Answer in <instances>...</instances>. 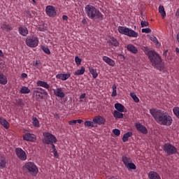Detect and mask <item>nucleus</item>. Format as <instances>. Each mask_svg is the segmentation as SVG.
Instances as JSON below:
<instances>
[{"mask_svg":"<svg viewBox=\"0 0 179 179\" xmlns=\"http://www.w3.org/2000/svg\"><path fill=\"white\" fill-rule=\"evenodd\" d=\"M141 50L147 55L154 68H156L158 71H163L164 69V62H163V59H162L159 54L148 48V46H142Z\"/></svg>","mask_w":179,"mask_h":179,"instance_id":"nucleus-1","label":"nucleus"},{"mask_svg":"<svg viewBox=\"0 0 179 179\" xmlns=\"http://www.w3.org/2000/svg\"><path fill=\"white\" fill-rule=\"evenodd\" d=\"M150 114L153 117L157 124L170 127L173 124V117L164 110L152 108L150 109Z\"/></svg>","mask_w":179,"mask_h":179,"instance_id":"nucleus-2","label":"nucleus"},{"mask_svg":"<svg viewBox=\"0 0 179 179\" xmlns=\"http://www.w3.org/2000/svg\"><path fill=\"white\" fill-rule=\"evenodd\" d=\"M85 12L87 17L91 20H99L100 22L104 20V15L100 12L99 8L92 5L88 4L85 6Z\"/></svg>","mask_w":179,"mask_h":179,"instance_id":"nucleus-3","label":"nucleus"},{"mask_svg":"<svg viewBox=\"0 0 179 179\" xmlns=\"http://www.w3.org/2000/svg\"><path fill=\"white\" fill-rule=\"evenodd\" d=\"M117 30L120 34H124V36H127V37H132L133 38H138V36L139 34L138 32L135 31L132 29H129L127 27H121L119 26L117 27Z\"/></svg>","mask_w":179,"mask_h":179,"instance_id":"nucleus-4","label":"nucleus"},{"mask_svg":"<svg viewBox=\"0 0 179 179\" xmlns=\"http://www.w3.org/2000/svg\"><path fill=\"white\" fill-rule=\"evenodd\" d=\"M32 94L36 100L40 101V100L44 99V96H48V92L41 87H38L33 91Z\"/></svg>","mask_w":179,"mask_h":179,"instance_id":"nucleus-5","label":"nucleus"},{"mask_svg":"<svg viewBox=\"0 0 179 179\" xmlns=\"http://www.w3.org/2000/svg\"><path fill=\"white\" fill-rule=\"evenodd\" d=\"M25 169L27 170L28 173H30L31 176L36 177L38 174V168L34 162H29L24 165Z\"/></svg>","mask_w":179,"mask_h":179,"instance_id":"nucleus-6","label":"nucleus"},{"mask_svg":"<svg viewBox=\"0 0 179 179\" xmlns=\"http://www.w3.org/2000/svg\"><path fill=\"white\" fill-rule=\"evenodd\" d=\"M43 143H45V145L57 143V142H58L57 137H55V136H54L50 132L43 133Z\"/></svg>","mask_w":179,"mask_h":179,"instance_id":"nucleus-7","label":"nucleus"},{"mask_svg":"<svg viewBox=\"0 0 179 179\" xmlns=\"http://www.w3.org/2000/svg\"><path fill=\"white\" fill-rule=\"evenodd\" d=\"M162 149L166 155L171 156L173 155H177V148L171 145L170 143H166L163 145Z\"/></svg>","mask_w":179,"mask_h":179,"instance_id":"nucleus-8","label":"nucleus"},{"mask_svg":"<svg viewBox=\"0 0 179 179\" xmlns=\"http://www.w3.org/2000/svg\"><path fill=\"white\" fill-rule=\"evenodd\" d=\"M38 37L36 36H30L25 40V44H27V47H30V48H36L38 45Z\"/></svg>","mask_w":179,"mask_h":179,"instance_id":"nucleus-9","label":"nucleus"},{"mask_svg":"<svg viewBox=\"0 0 179 179\" xmlns=\"http://www.w3.org/2000/svg\"><path fill=\"white\" fill-rule=\"evenodd\" d=\"M15 155L18 159H20V160H22V162L27 160V154H26V152L21 148H15Z\"/></svg>","mask_w":179,"mask_h":179,"instance_id":"nucleus-10","label":"nucleus"},{"mask_svg":"<svg viewBox=\"0 0 179 179\" xmlns=\"http://www.w3.org/2000/svg\"><path fill=\"white\" fill-rule=\"evenodd\" d=\"M45 13L49 17H55L57 16V10L53 6H47L45 7Z\"/></svg>","mask_w":179,"mask_h":179,"instance_id":"nucleus-11","label":"nucleus"},{"mask_svg":"<svg viewBox=\"0 0 179 179\" xmlns=\"http://www.w3.org/2000/svg\"><path fill=\"white\" fill-rule=\"evenodd\" d=\"M93 122L96 125H104L106 124V118L100 115H96L93 118Z\"/></svg>","mask_w":179,"mask_h":179,"instance_id":"nucleus-12","label":"nucleus"},{"mask_svg":"<svg viewBox=\"0 0 179 179\" xmlns=\"http://www.w3.org/2000/svg\"><path fill=\"white\" fill-rule=\"evenodd\" d=\"M36 135L31 133H25L23 135V139L27 142H34L36 141Z\"/></svg>","mask_w":179,"mask_h":179,"instance_id":"nucleus-13","label":"nucleus"},{"mask_svg":"<svg viewBox=\"0 0 179 179\" xmlns=\"http://www.w3.org/2000/svg\"><path fill=\"white\" fill-rule=\"evenodd\" d=\"M135 127H136V129H137V131H139V132H141L143 135H146L148 134V129L146 128V127L143 126L142 124L136 123Z\"/></svg>","mask_w":179,"mask_h":179,"instance_id":"nucleus-14","label":"nucleus"},{"mask_svg":"<svg viewBox=\"0 0 179 179\" xmlns=\"http://www.w3.org/2000/svg\"><path fill=\"white\" fill-rule=\"evenodd\" d=\"M53 93L56 97H60V99H64V97H65V93L62 92V87H58L56 90H53Z\"/></svg>","mask_w":179,"mask_h":179,"instance_id":"nucleus-15","label":"nucleus"},{"mask_svg":"<svg viewBox=\"0 0 179 179\" xmlns=\"http://www.w3.org/2000/svg\"><path fill=\"white\" fill-rule=\"evenodd\" d=\"M18 33H20V34L21 36H23V37H26V36H27V34H29V29H27V27H26V26H20L18 28Z\"/></svg>","mask_w":179,"mask_h":179,"instance_id":"nucleus-16","label":"nucleus"},{"mask_svg":"<svg viewBox=\"0 0 179 179\" xmlns=\"http://www.w3.org/2000/svg\"><path fill=\"white\" fill-rule=\"evenodd\" d=\"M102 59L110 66H115V61L113 60V59L107 56H103Z\"/></svg>","mask_w":179,"mask_h":179,"instance_id":"nucleus-17","label":"nucleus"},{"mask_svg":"<svg viewBox=\"0 0 179 179\" xmlns=\"http://www.w3.org/2000/svg\"><path fill=\"white\" fill-rule=\"evenodd\" d=\"M108 43L111 47H118L120 45V43L118 42L117 38L113 36L110 38Z\"/></svg>","mask_w":179,"mask_h":179,"instance_id":"nucleus-18","label":"nucleus"},{"mask_svg":"<svg viewBox=\"0 0 179 179\" xmlns=\"http://www.w3.org/2000/svg\"><path fill=\"white\" fill-rule=\"evenodd\" d=\"M71 78V73H58L56 75V79H60V80H67V79H69Z\"/></svg>","mask_w":179,"mask_h":179,"instance_id":"nucleus-19","label":"nucleus"},{"mask_svg":"<svg viewBox=\"0 0 179 179\" xmlns=\"http://www.w3.org/2000/svg\"><path fill=\"white\" fill-rule=\"evenodd\" d=\"M126 48L129 52L132 54H138V48L132 44H129L126 46Z\"/></svg>","mask_w":179,"mask_h":179,"instance_id":"nucleus-20","label":"nucleus"},{"mask_svg":"<svg viewBox=\"0 0 179 179\" xmlns=\"http://www.w3.org/2000/svg\"><path fill=\"white\" fill-rule=\"evenodd\" d=\"M36 85L37 86L47 89V90H50V85H48V83H47L45 81L38 80L36 82Z\"/></svg>","mask_w":179,"mask_h":179,"instance_id":"nucleus-21","label":"nucleus"},{"mask_svg":"<svg viewBox=\"0 0 179 179\" xmlns=\"http://www.w3.org/2000/svg\"><path fill=\"white\" fill-rule=\"evenodd\" d=\"M8 84V77L3 74L2 72H0V85H7Z\"/></svg>","mask_w":179,"mask_h":179,"instance_id":"nucleus-22","label":"nucleus"},{"mask_svg":"<svg viewBox=\"0 0 179 179\" xmlns=\"http://www.w3.org/2000/svg\"><path fill=\"white\" fill-rule=\"evenodd\" d=\"M115 108L116 111H119L120 113H125V106L120 103H115Z\"/></svg>","mask_w":179,"mask_h":179,"instance_id":"nucleus-23","label":"nucleus"},{"mask_svg":"<svg viewBox=\"0 0 179 179\" xmlns=\"http://www.w3.org/2000/svg\"><path fill=\"white\" fill-rule=\"evenodd\" d=\"M6 167V157L3 155H0V169Z\"/></svg>","mask_w":179,"mask_h":179,"instance_id":"nucleus-24","label":"nucleus"},{"mask_svg":"<svg viewBox=\"0 0 179 179\" xmlns=\"http://www.w3.org/2000/svg\"><path fill=\"white\" fill-rule=\"evenodd\" d=\"M149 179H162L160 175L155 171H151L148 173Z\"/></svg>","mask_w":179,"mask_h":179,"instance_id":"nucleus-25","label":"nucleus"},{"mask_svg":"<svg viewBox=\"0 0 179 179\" xmlns=\"http://www.w3.org/2000/svg\"><path fill=\"white\" fill-rule=\"evenodd\" d=\"M122 162H123L124 166H127L128 164L132 162V159L129 157H127V155H123L122 157Z\"/></svg>","mask_w":179,"mask_h":179,"instance_id":"nucleus-26","label":"nucleus"},{"mask_svg":"<svg viewBox=\"0 0 179 179\" xmlns=\"http://www.w3.org/2000/svg\"><path fill=\"white\" fill-rule=\"evenodd\" d=\"M113 117H114L115 119L121 120V119L124 118V115H123L122 113H121V112H120V111L114 110V111H113Z\"/></svg>","mask_w":179,"mask_h":179,"instance_id":"nucleus-27","label":"nucleus"},{"mask_svg":"<svg viewBox=\"0 0 179 179\" xmlns=\"http://www.w3.org/2000/svg\"><path fill=\"white\" fill-rule=\"evenodd\" d=\"M132 135H134L132 131H129L127 133H125L122 137V141L128 142V139H129V138H131V136H132Z\"/></svg>","mask_w":179,"mask_h":179,"instance_id":"nucleus-28","label":"nucleus"},{"mask_svg":"<svg viewBox=\"0 0 179 179\" xmlns=\"http://www.w3.org/2000/svg\"><path fill=\"white\" fill-rule=\"evenodd\" d=\"M2 30H6V31H10L13 30L12 27L10 24H6V22H3L1 26Z\"/></svg>","mask_w":179,"mask_h":179,"instance_id":"nucleus-29","label":"nucleus"},{"mask_svg":"<svg viewBox=\"0 0 179 179\" xmlns=\"http://www.w3.org/2000/svg\"><path fill=\"white\" fill-rule=\"evenodd\" d=\"M0 124L6 128V129H9V122L3 117H0Z\"/></svg>","mask_w":179,"mask_h":179,"instance_id":"nucleus-30","label":"nucleus"},{"mask_svg":"<svg viewBox=\"0 0 179 179\" xmlns=\"http://www.w3.org/2000/svg\"><path fill=\"white\" fill-rule=\"evenodd\" d=\"M84 125H85V127H91V128H94V127H97V125L94 124L93 120H92V122L90 120L85 121L84 122Z\"/></svg>","mask_w":179,"mask_h":179,"instance_id":"nucleus-31","label":"nucleus"},{"mask_svg":"<svg viewBox=\"0 0 179 179\" xmlns=\"http://www.w3.org/2000/svg\"><path fill=\"white\" fill-rule=\"evenodd\" d=\"M32 125L36 127V128H40V121L36 117H32Z\"/></svg>","mask_w":179,"mask_h":179,"instance_id":"nucleus-32","label":"nucleus"},{"mask_svg":"<svg viewBox=\"0 0 179 179\" xmlns=\"http://www.w3.org/2000/svg\"><path fill=\"white\" fill-rule=\"evenodd\" d=\"M89 71L90 72V73L92 75V78H94V79H96V78H97V76H99V73H97V70L90 67L89 69Z\"/></svg>","mask_w":179,"mask_h":179,"instance_id":"nucleus-33","label":"nucleus"},{"mask_svg":"<svg viewBox=\"0 0 179 179\" xmlns=\"http://www.w3.org/2000/svg\"><path fill=\"white\" fill-rule=\"evenodd\" d=\"M150 40H151V41H153V43H155V45H157V47H160V43L159 42L156 36L151 35L150 36Z\"/></svg>","mask_w":179,"mask_h":179,"instance_id":"nucleus-34","label":"nucleus"},{"mask_svg":"<svg viewBox=\"0 0 179 179\" xmlns=\"http://www.w3.org/2000/svg\"><path fill=\"white\" fill-rule=\"evenodd\" d=\"M20 93L22 94H29L30 93V89L26 86H23L20 90Z\"/></svg>","mask_w":179,"mask_h":179,"instance_id":"nucleus-35","label":"nucleus"},{"mask_svg":"<svg viewBox=\"0 0 179 179\" xmlns=\"http://www.w3.org/2000/svg\"><path fill=\"white\" fill-rule=\"evenodd\" d=\"M85 66H81L80 69L77 70L75 73L74 75H76V76H79L80 75H83V73H85Z\"/></svg>","mask_w":179,"mask_h":179,"instance_id":"nucleus-36","label":"nucleus"},{"mask_svg":"<svg viewBox=\"0 0 179 179\" xmlns=\"http://www.w3.org/2000/svg\"><path fill=\"white\" fill-rule=\"evenodd\" d=\"M128 170H136V165L135 164L130 162L125 166Z\"/></svg>","mask_w":179,"mask_h":179,"instance_id":"nucleus-37","label":"nucleus"},{"mask_svg":"<svg viewBox=\"0 0 179 179\" xmlns=\"http://www.w3.org/2000/svg\"><path fill=\"white\" fill-rule=\"evenodd\" d=\"M159 12L161 13L162 17H166V11L164 10V7L163 6H159Z\"/></svg>","mask_w":179,"mask_h":179,"instance_id":"nucleus-38","label":"nucleus"},{"mask_svg":"<svg viewBox=\"0 0 179 179\" xmlns=\"http://www.w3.org/2000/svg\"><path fill=\"white\" fill-rule=\"evenodd\" d=\"M130 96L131 97V99H133V100H134V101H135V103H139V98L137 97V96H136V94H135V93L131 92Z\"/></svg>","mask_w":179,"mask_h":179,"instance_id":"nucleus-39","label":"nucleus"},{"mask_svg":"<svg viewBox=\"0 0 179 179\" xmlns=\"http://www.w3.org/2000/svg\"><path fill=\"white\" fill-rule=\"evenodd\" d=\"M41 50L45 52V54H48V55H50L51 54V51L48 47L45 46H41Z\"/></svg>","mask_w":179,"mask_h":179,"instance_id":"nucleus-40","label":"nucleus"},{"mask_svg":"<svg viewBox=\"0 0 179 179\" xmlns=\"http://www.w3.org/2000/svg\"><path fill=\"white\" fill-rule=\"evenodd\" d=\"M113 89V92L111 94L112 97H115V96H117V86L115 85H113L112 87Z\"/></svg>","mask_w":179,"mask_h":179,"instance_id":"nucleus-41","label":"nucleus"},{"mask_svg":"<svg viewBox=\"0 0 179 179\" xmlns=\"http://www.w3.org/2000/svg\"><path fill=\"white\" fill-rule=\"evenodd\" d=\"M75 62L76 64L78 66H79V65H80V64H82V59L79 58V57L76 56L75 57Z\"/></svg>","mask_w":179,"mask_h":179,"instance_id":"nucleus-42","label":"nucleus"},{"mask_svg":"<svg viewBox=\"0 0 179 179\" xmlns=\"http://www.w3.org/2000/svg\"><path fill=\"white\" fill-rule=\"evenodd\" d=\"M113 132L115 136H120V135H121V131L118 129H114Z\"/></svg>","mask_w":179,"mask_h":179,"instance_id":"nucleus-43","label":"nucleus"},{"mask_svg":"<svg viewBox=\"0 0 179 179\" xmlns=\"http://www.w3.org/2000/svg\"><path fill=\"white\" fill-rule=\"evenodd\" d=\"M141 27H148V26H149V22L141 20Z\"/></svg>","mask_w":179,"mask_h":179,"instance_id":"nucleus-44","label":"nucleus"},{"mask_svg":"<svg viewBox=\"0 0 179 179\" xmlns=\"http://www.w3.org/2000/svg\"><path fill=\"white\" fill-rule=\"evenodd\" d=\"M142 33H146V34L150 33L152 31V29L150 28H143L141 30Z\"/></svg>","mask_w":179,"mask_h":179,"instance_id":"nucleus-45","label":"nucleus"},{"mask_svg":"<svg viewBox=\"0 0 179 179\" xmlns=\"http://www.w3.org/2000/svg\"><path fill=\"white\" fill-rule=\"evenodd\" d=\"M34 66H36V68L41 66V62H40V60H36L35 64H34Z\"/></svg>","mask_w":179,"mask_h":179,"instance_id":"nucleus-46","label":"nucleus"},{"mask_svg":"<svg viewBox=\"0 0 179 179\" xmlns=\"http://www.w3.org/2000/svg\"><path fill=\"white\" fill-rule=\"evenodd\" d=\"M53 153H54L55 157H56L57 159H58V157H59V155H58V151H57V150H53Z\"/></svg>","mask_w":179,"mask_h":179,"instance_id":"nucleus-47","label":"nucleus"},{"mask_svg":"<svg viewBox=\"0 0 179 179\" xmlns=\"http://www.w3.org/2000/svg\"><path fill=\"white\" fill-rule=\"evenodd\" d=\"M75 124H76V120H75L69 121V125H75Z\"/></svg>","mask_w":179,"mask_h":179,"instance_id":"nucleus-48","label":"nucleus"},{"mask_svg":"<svg viewBox=\"0 0 179 179\" xmlns=\"http://www.w3.org/2000/svg\"><path fill=\"white\" fill-rule=\"evenodd\" d=\"M27 15L29 16V17H33V15L31 14V11L27 10Z\"/></svg>","mask_w":179,"mask_h":179,"instance_id":"nucleus-49","label":"nucleus"},{"mask_svg":"<svg viewBox=\"0 0 179 179\" xmlns=\"http://www.w3.org/2000/svg\"><path fill=\"white\" fill-rule=\"evenodd\" d=\"M21 78H22L23 79H26V78H27V74L26 73H22L21 74Z\"/></svg>","mask_w":179,"mask_h":179,"instance_id":"nucleus-50","label":"nucleus"},{"mask_svg":"<svg viewBox=\"0 0 179 179\" xmlns=\"http://www.w3.org/2000/svg\"><path fill=\"white\" fill-rule=\"evenodd\" d=\"M54 143H52L49 145H50L52 146V150H57V148H55V145H54Z\"/></svg>","mask_w":179,"mask_h":179,"instance_id":"nucleus-51","label":"nucleus"},{"mask_svg":"<svg viewBox=\"0 0 179 179\" xmlns=\"http://www.w3.org/2000/svg\"><path fill=\"white\" fill-rule=\"evenodd\" d=\"M83 24H87V20H86V18H83L82 20Z\"/></svg>","mask_w":179,"mask_h":179,"instance_id":"nucleus-52","label":"nucleus"},{"mask_svg":"<svg viewBox=\"0 0 179 179\" xmlns=\"http://www.w3.org/2000/svg\"><path fill=\"white\" fill-rule=\"evenodd\" d=\"M31 14L32 16L34 17V16H36V15H37V13H36V11H34V10H31Z\"/></svg>","mask_w":179,"mask_h":179,"instance_id":"nucleus-53","label":"nucleus"},{"mask_svg":"<svg viewBox=\"0 0 179 179\" xmlns=\"http://www.w3.org/2000/svg\"><path fill=\"white\" fill-rule=\"evenodd\" d=\"M86 97V94H83L80 96V99H85Z\"/></svg>","mask_w":179,"mask_h":179,"instance_id":"nucleus-54","label":"nucleus"},{"mask_svg":"<svg viewBox=\"0 0 179 179\" xmlns=\"http://www.w3.org/2000/svg\"><path fill=\"white\" fill-rule=\"evenodd\" d=\"M167 52H169V50H165L164 52V53H163V56L164 57H167Z\"/></svg>","mask_w":179,"mask_h":179,"instance_id":"nucleus-55","label":"nucleus"},{"mask_svg":"<svg viewBox=\"0 0 179 179\" xmlns=\"http://www.w3.org/2000/svg\"><path fill=\"white\" fill-rule=\"evenodd\" d=\"M76 123L78 122V124H80L81 122H83V120L80 119L76 120Z\"/></svg>","mask_w":179,"mask_h":179,"instance_id":"nucleus-56","label":"nucleus"},{"mask_svg":"<svg viewBox=\"0 0 179 179\" xmlns=\"http://www.w3.org/2000/svg\"><path fill=\"white\" fill-rule=\"evenodd\" d=\"M62 19H63V20H68V16H66V15H63V16H62Z\"/></svg>","mask_w":179,"mask_h":179,"instance_id":"nucleus-57","label":"nucleus"},{"mask_svg":"<svg viewBox=\"0 0 179 179\" xmlns=\"http://www.w3.org/2000/svg\"><path fill=\"white\" fill-rule=\"evenodd\" d=\"M176 16H177L178 17H179V8L176 10Z\"/></svg>","mask_w":179,"mask_h":179,"instance_id":"nucleus-58","label":"nucleus"},{"mask_svg":"<svg viewBox=\"0 0 179 179\" xmlns=\"http://www.w3.org/2000/svg\"><path fill=\"white\" fill-rule=\"evenodd\" d=\"M176 40H177L178 43H179V33L177 34Z\"/></svg>","mask_w":179,"mask_h":179,"instance_id":"nucleus-59","label":"nucleus"},{"mask_svg":"<svg viewBox=\"0 0 179 179\" xmlns=\"http://www.w3.org/2000/svg\"><path fill=\"white\" fill-rule=\"evenodd\" d=\"M0 57H3V52L0 50Z\"/></svg>","mask_w":179,"mask_h":179,"instance_id":"nucleus-60","label":"nucleus"},{"mask_svg":"<svg viewBox=\"0 0 179 179\" xmlns=\"http://www.w3.org/2000/svg\"><path fill=\"white\" fill-rule=\"evenodd\" d=\"M176 52H179V48H176Z\"/></svg>","mask_w":179,"mask_h":179,"instance_id":"nucleus-61","label":"nucleus"},{"mask_svg":"<svg viewBox=\"0 0 179 179\" xmlns=\"http://www.w3.org/2000/svg\"><path fill=\"white\" fill-rule=\"evenodd\" d=\"M32 2H34V3H37V1H36V0H32Z\"/></svg>","mask_w":179,"mask_h":179,"instance_id":"nucleus-62","label":"nucleus"},{"mask_svg":"<svg viewBox=\"0 0 179 179\" xmlns=\"http://www.w3.org/2000/svg\"><path fill=\"white\" fill-rule=\"evenodd\" d=\"M80 101H83V100H80Z\"/></svg>","mask_w":179,"mask_h":179,"instance_id":"nucleus-63","label":"nucleus"}]
</instances>
